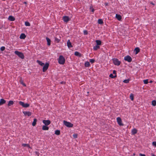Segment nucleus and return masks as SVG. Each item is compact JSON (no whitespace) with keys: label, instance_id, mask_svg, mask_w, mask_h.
Returning a JSON list of instances; mask_svg holds the SVG:
<instances>
[{"label":"nucleus","instance_id":"nucleus-1","mask_svg":"<svg viewBox=\"0 0 156 156\" xmlns=\"http://www.w3.org/2000/svg\"><path fill=\"white\" fill-rule=\"evenodd\" d=\"M65 61V60L64 57L62 55L60 56L58 59V63L61 64H63Z\"/></svg>","mask_w":156,"mask_h":156},{"label":"nucleus","instance_id":"nucleus-2","mask_svg":"<svg viewBox=\"0 0 156 156\" xmlns=\"http://www.w3.org/2000/svg\"><path fill=\"white\" fill-rule=\"evenodd\" d=\"M14 53L15 54L17 55L21 59H23L24 58V55L22 53L18 51H15Z\"/></svg>","mask_w":156,"mask_h":156},{"label":"nucleus","instance_id":"nucleus-3","mask_svg":"<svg viewBox=\"0 0 156 156\" xmlns=\"http://www.w3.org/2000/svg\"><path fill=\"white\" fill-rule=\"evenodd\" d=\"M64 124L67 127H72L73 126V124L71 123L68 122L66 121H63Z\"/></svg>","mask_w":156,"mask_h":156},{"label":"nucleus","instance_id":"nucleus-4","mask_svg":"<svg viewBox=\"0 0 156 156\" xmlns=\"http://www.w3.org/2000/svg\"><path fill=\"white\" fill-rule=\"evenodd\" d=\"M114 64L116 66H119L121 62L119 60L116 58H113L112 59Z\"/></svg>","mask_w":156,"mask_h":156},{"label":"nucleus","instance_id":"nucleus-5","mask_svg":"<svg viewBox=\"0 0 156 156\" xmlns=\"http://www.w3.org/2000/svg\"><path fill=\"white\" fill-rule=\"evenodd\" d=\"M19 104L24 108H27L30 106V105L29 104H25L23 102L21 101H20L19 102Z\"/></svg>","mask_w":156,"mask_h":156},{"label":"nucleus","instance_id":"nucleus-6","mask_svg":"<svg viewBox=\"0 0 156 156\" xmlns=\"http://www.w3.org/2000/svg\"><path fill=\"white\" fill-rule=\"evenodd\" d=\"M125 60L128 62H131L132 61L131 57L129 55L125 56L124 58Z\"/></svg>","mask_w":156,"mask_h":156},{"label":"nucleus","instance_id":"nucleus-7","mask_svg":"<svg viewBox=\"0 0 156 156\" xmlns=\"http://www.w3.org/2000/svg\"><path fill=\"white\" fill-rule=\"evenodd\" d=\"M49 66V64L48 63H46L45 64H44L43 68V71L45 72L48 68Z\"/></svg>","mask_w":156,"mask_h":156},{"label":"nucleus","instance_id":"nucleus-8","mask_svg":"<svg viewBox=\"0 0 156 156\" xmlns=\"http://www.w3.org/2000/svg\"><path fill=\"white\" fill-rule=\"evenodd\" d=\"M117 121L118 124L120 126H123L124 124L122 123V121L121 118L118 117L117 118Z\"/></svg>","mask_w":156,"mask_h":156},{"label":"nucleus","instance_id":"nucleus-9","mask_svg":"<svg viewBox=\"0 0 156 156\" xmlns=\"http://www.w3.org/2000/svg\"><path fill=\"white\" fill-rule=\"evenodd\" d=\"M43 122L44 123L45 126H48L51 123V121L49 120H43Z\"/></svg>","mask_w":156,"mask_h":156},{"label":"nucleus","instance_id":"nucleus-10","mask_svg":"<svg viewBox=\"0 0 156 156\" xmlns=\"http://www.w3.org/2000/svg\"><path fill=\"white\" fill-rule=\"evenodd\" d=\"M23 113L25 116L27 115L30 116L32 114L31 112L29 111H23Z\"/></svg>","mask_w":156,"mask_h":156},{"label":"nucleus","instance_id":"nucleus-11","mask_svg":"<svg viewBox=\"0 0 156 156\" xmlns=\"http://www.w3.org/2000/svg\"><path fill=\"white\" fill-rule=\"evenodd\" d=\"M63 19L64 22H67L69 21L70 19L68 16H65L63 17Z\"/></svg>","mask_w":156,"mask_h":156},{"label":"nucleus","instance_id":"nucleus-12","mask_svg":"<svg viewBox=\"0 0 156 156\" xmlns=\"http://www.w3.org/2000/svg\"><path fill=\"white\" fill-rule=\"evenodd\" d=\"M67 45L69 48L73 47V46L72 45L71 43L69 40H68L67 41Z\"/></svg>","mask_w":156,"mask_h":156},{"label":"nucleus","instance_id":"nucleus-13","mask_svg":"<svg viewBox=\"0 0 156 156\" xmlns=\"http://www.w3.org/2000/svg\"><path fill=\"white\" fill-rule=\"evenodd\" d=\"M8 19L9 20L13 21L15 20V18L12 16H10L9 17Z\"/></svg>","mask_w":156,"mask_h":156},{"label":"nucleus","instance_id":"nucleus-14","mask_svg":"<svg viewBox=\"0 0 156 156\" xmlns=\"http://www.w3.org/2000/svg\"><path fill=\"white\" fill-rule=\"evenodd\" d=\"M6 101L3 99H1L0 100V105H1L5 103Z\"/></svg>","mask_w":156,"mask_h":156},{"label":"nucleus","instance_id":"nucleus-15","mask_svg":"<svg viewBox=\"0 0 156 156\" xmlns=\"http://www.w3.org/2000/svg\"><path fill=\"white\" fill-rule=\"evenodd\" d=\"M42 129L44 130H48L49 129V127L47 126L44 125L42 126Z\"/></svg>","mask_w":156,"mask_h":156},{"label":"nucleus","instance_id":"nucleus-16","mask_svg":"<svg viewBox=\"0 0 156 156\" xmlns=\"http://www.w3.org/2000/svg\"><path fill=\"white\" fill-rule=\"evenodd\" d=\"M26 37V36L24 34H22L20 35V38L21 39H24Z\"/></svg>","mask_w":156,"mask_h":156},{"label":"nucleus","instance_id":"nucleus-17","mask_svg":"<svg viewBox=\"0 0 156 156\" xmlns=\"http://www.w3.org/2000/svg\"><path fill=\"white\" fill-rule=\"evenodd\" d=\"M115 17L119 21H120L122 19V17L120 15L116 14Z\"/></svg>","mask_w":156,"mask_h":156},{"label":"nucleus","instance_id":"nucleus-18","mask_svg":"<svg viewBox=\"0 0 156 156\" xmlns=\"http://www.w3.org/2000/svg\"><path fill=\"white\" fill-rule=\"evenodd\" d=\"M46 39L47 42V45L50 46L51 45V40L48 37H46Z\"/></svg>","mask_w":156,"mask_h":156},{"label":"nucleus","instance_id":"nucleus-19","mask_svg":"<svg viewBox=\"0 0 156 156\" xmlns=\"http://www.w3.org/2000/svg\"><path fill=\"white\" fill-rule=\"evenodd\" d=\"M137 132V130L135 129H133L132 130V134L134 135Z\"/></svg>","mask_w":156,"mask_h":156},{"label":"nucleus","instance_id":"nucleus-20","mask_svg":"<svg viewBox=\"0 0 156 156\" xmlns=\"http://www.w3.org/2000/svg\"><path fill=\"white\" fill-rule=\"evenodd\" d=\"M22 145L24 147H27L31 149V147L30 146L29 144H22Z\"/></svg>","mask_w":156,"mask_h":156},{"label":"nucleus","instance_id":"nucleus-21","mask_svg":"<svg viewBox=\"0 0 156 156\" xmlns=\"http://www.w3.org/2000/svg\"><path fill=\"white\" fill-rule=\"evenodd\" d=\"M134 51H136V54H137L140 51V49L138 47L135 48L134 49Z\"/></svg>","mask_w":156,"mask_h":156},{"label":"nucleus","instance_id":"nucleus-22","mask_svg":"<svg viewBox=\"0 0 156 156\" xmlns=\"http://www.w3.org/2000/svg\"><path fill=\"white\" fill-rule=\"evenodd\" d=\"M74 54L76 56H78L79 57H81L82 56L81 54L77 51L75 52Z\"/></svg>","mask_w":156,"mask_h":156},{"label":"nucleus","instance_id":"nucleus-23","mask_svg":"<svg viewBox=\"0 0 156 156\" xmlns=\"http://www.w3.org/2000/svg\"><path fill=\"white\" fill-rule=\"evenodd\" d=\"M37 122V119H34V121H33V122L32 123V125L33 126H35L36 125V124Z\"/></svg>","mask_w":156,"mask_h":156},{"label":"nucleus","instance_id":"nucleus-24","mask_svg":"<svg viewBox=\"0 0 156 156\" xmlns=\"http://www.w3.org/2000/svg\"><path fill=\"white\" fill-rule=\"evenodd\" d=\"M37 62L38 63V64L41 65V66H43L44 65V63H43L42 62L39 61L38 60H37Z\"/></svg>","mask_w":156,"mask_h":156},{"label":"nucleus","instance_id":"nucleus-25","mask_svg":"<svg viewBox=\"0 0 156 156\" xmlns=\"http://www.w3.org/2000/svg\"><path fill=\"white\" fill-rule=\"evenodd\" d=\"M97 43V45H101V41L99 40H96L95 41Z\"/></svg>","mask_w":156,"mask_h":156},{"label":"nucleus","instance_id":"nucleus-26","mask_svg":"<svg viewBox=\"0 0 156 156\" xmlns=\"http://www.w3.org/2000/svg\"><path fill=\"white\" fill-rule=\"evenodd\" d=\"M14 103V102L12 101H9L8 104V106H9L12 105Z\"/></svg>","mask_w":156,"mask_h":156},{"label":"nucleus","instance_id":"nucleus-27","mask_svg":"<svg viewBox=\"0 0 156 156\" xmlns=\"http://www.w3.org/2000/svg\"><path fill=\"white\" fill-rule=\"evenodd\" d=\"M60 132L59 130H57L55 131V134L57 135H59L60 134Z\"/></svg>","mask_w":156,"mask_h":156},{"label":"nucleus","instance_id":"nucleus-28","mask_svg":"<svg viewBox=\"0 0 156 156\" xmlns=\"http://www.w3.org/2000/svg\"><path fill=\"white\" fill-rule=\"evenodd\" d=\"M98 23L99 24H101L103 23V21L101 19H99L98 20Z\"/></svg>","mask_w":156,"mask_h":156},{"label":"nucleus","instance_id":"nucleus-29","mask_svg":"<svg viewBox=\"0 0 156 156\" xmlns=\"http://www.w3.org/2000/svg\"><path fill=\"white\" fill-rule=\"evenodd\" d=\"M100 47L98 45H97L94 47L93 49L94 50L96 51Z\"/></svg>","mask_w":156,"mask_h":156},{"label":"nucleus","instance_id":"nucleus-30","mask_svg":"<svg viewBox=\"0 0 156 156\" xmlns=\"http://www.w3.org/2000/svg\"><path fill=\"white\" fill-rule=\"evenodd\" d=\"M90 64L88 62H87L85 63V66L86 67H88L90 66Z\"/></svg>","mask_w":156,"mask_h":156},{"label":"nucleus","instance_id":"nucleus-31","mask_svg":"<svg viewBox=\"0 0 156 156\" xmlns=\"http://www.w3.org/2000/svg\"><path fill=\"white\" fill-rule=\"evenodd\" d=\"M90 10H91V11L92 12H94V9L93 8V7L92 5H91L90 7Z\"/></svg>","mask_w":156,"mask_h":156},{"label":"nucleus","instance_id":"nucleus-32","mask_svg":"<svg viewBox=\"0 0 156 156\" xmlns=\"http://www.w3.org/2000/svg\"><path fill=\"white\" fill-rule=\"evenodd\" d=\"M152 104L154 106L156 105V101L155 100H153L152 101Z\"/></svg>","mask_w":156,"mask_h":156},{"label":"nucleus","instance_id":"nucleus-33","mask_svg":"<svg viewBox=\"0 0 156 156\" xmlns=\"http://www.w3.org/2000/svg\"><path fill=\"white\" fill-rule=\"evenodd\" d=\"M25 24L26 26H30V23L28 22H25Z\"/></svg>","mask_w":156,"mask_h":156},{"label":"nucleus","instance_id":"nucleus-34","mask_svg":"<svg viewBox=\"0 0 156 156\" xmlns=\"http://www.w3.org/2000/svg\"><path fill=\"white\" fill-rule=\"evenodd\" d=\"M129 79L125 80L123 81V82L125 83H129Z\"/></svg>","mask_w":156,"mask_h":156},{"label":"nucleus","instance_id":"nucleus-35","mask_svg":"<svg viewBox=\"0 0 156 156\" xmlns=\"http://www.w3.org/2000/svg\"><path fill=\"white\" fill-rule=\"evenodd\" d=\"M130 98L132 101L133 100V94H131L130 96Z\"/></svg>","mask_w":156,"mask_h":156},{"label":"nucleus","instance_id":"nucleus-36","mask_svg":"<svg viewBox=\"0 0 156 156\" xmlns=\"http://www.w3.org/2000/svg\"><path fill=\"white\" fill-rule=\"evenodd\" d=\"M55 41L57 43H58L60 41V39L57 38L56 37H55Z\"/></svg>","mask_w":156,"mask_h":156},{"label":"nucleus","instance_id":"nucleus-37","mask_svg":"<svg viewBox=\"0 0 156 156\" xmlns=\"http://www.w3.org/2000/svg\"><path fill=\"white\" fill-rule=\"evenodd\" d=\"M144 83L147 84L148 83V80H143Z\"/></svg>","mask_w":156,"mask_h":156},{"label":"nucleus","instance_id":"nucleus-38","mask_svg":"<svg viewBox=\"0 0 156 156\" xmlns=\"http://www.w3.org/2000/svg\"><path fill=\"white\" fill-rule=\"evenodd\" d=\"M20 82L21 84H22L23 83V80H22V78L21 77H20Z\"/></svg>","mask_w":156,"mask_h":156},{"label":"nucleus","instance_id":"nucleus-39","mask_svg":"<svg viewBox=\"0 0 156 156\" xmlns=\"http://www.w3.org/2000/svg\"><path fill=\"white\" fill-rule=\"evenodd\" d=\"M5 47L4 46L0 48V50L2 51H3L5 49Z\"/></svg>","mask_w":156,"mask_h":156},{"label":"nucleus","instance_id":"nucleus-40","mask_svg":"<svg viewBox=\"0 0 156 156\" xmlns=\"http://www.w3.org/2000/svg\"><path fill=\"white\" fill-rule=\"evenodd\" d=\"M90 61L91 63H93L95 62V60L93 59H90Z\"/></svg>","mask_w":156,"mask_h":156},{"label":"nucleus","instance_id":"nucleus-41","mask_svg":"<svg viewBox=\"0 0 156 156\" xmlns=\"http://www.w3.org/2000/svg\"><path fill=\"white\" fill-rule=\"evenodd\" d=\"M84 34L85 35H87L88 34V32L86 30L83 31Z\"/></svg>","mask_w":156,"mask_h":156},{"label":"nucleus","instance_id":"nucleus-42","mask_svg":"<svg viewBox=\"0 0 156 156\" xmlns=\"http://www.w3.org/2000/svg\"><path fill=\"white\" fill-rule=\"evenodd\" d=\"M73 136L74 138H76L77 137V134H73Z\"/></svg>","mask_w":156,"mask_h":156},{"label":"nucleus","instance_id":"nucleus-43","mask_svg":"<svg viewBox=\"0 0 156 156\" xmlns=\"http://www.w3.org/2000/svg\"><path fill=\"white\" fill-rule=\"evenodd\" d=\"M109 77L112 78H114V76H113V75L112 74H110Z\"/></svg>","mask_w":156,"mask_h":156},{"label":"nucleus","instance_id":"nucleus-44","mask_svg":"<svg viewBox=\"0 0 156 156\" xmlns=\"http://www.w3.org/2000/svg\"><path fill=\"white\" fill-rule=\"evenodd\" d=\"M152 144L153 146H156V142L154 141L152 142Z\"/></svg>","mask_w":156,"mask_h":156},{"label":"nucleus","instance_id":"nucleus-45","mask_svg":"<svg viewBox=\"0 0 156 156\" xmlns=\"http://www.w3.org/2000/svg\"><path fill=\"white\" fill-rule=\"evenodd\" d=\"M35 153L36 155H37V156H39L40 154L38 152L35 151Z\"/></svg>","mask_w":156,"mask_h":156},{"label":"nucleus","instance_id":"nucleus-46","mask_svg":"<svg viewBox=\"0 0 156 156\" xmlns=\"http://www.w3.org/2000/svg\"><path fill=\"white\" fill-rule=\"evenodd\" d=\"M139 155L140 156H145V155L144 154H143L141 153L139 154Z\"/></svg>","mask_w":156,"mask_h":156},{"label":"nucleus","instance_id":"nucleus-47","mask_svg":"<svg viewBox=\"0 0 156 156\" xmlns=\"http://www.w3.org/2000/svg\"><path fill=\"white\" fill-rule=\"evenodd\" d=\"M113 74H116V71L115 70H114L113 71Z\"/></svg>","mask_w":156,"mask_h":156},{"label":"nucleus","instance_id":"nucleus-48","mask_svg":"<svg viewBox=\"0 0 156 156\" xmlns=\"http://www.w3.org/2000/svg\"><path fill=\"white\" fill-rule=\"evenodd\" d=\"M105 6H107L108 5V3L106 2L105 3Z\"/></svg>","mask_w":156,"mask_h":156},{"label":"nucleus","instance_id":"nucleus-49","mask_svg":"<svg viewBox=\"0 0 156 156\" xmlns=\"http://www.w3.org/2000/svg\"><path fill=\"white\" fill-rule=\"evenodd\" d=\"M22 84L25 87L26 86V85L24 83Z\"/></svg>","mask_w":156,"mask_h":156},{"label":"nucleus","instance_id":"nucleus-50","mask_svg":"<svg viewBox=\"0 0 156 156\" xmlns=\"http://www.w3.org/2000/svg\"><path fill=\"white\" fill-rule=\"evenodd\" d=\"M150 4H152V5H154V4L152 2H151L150 3Z\"/></svg>","mask_w":156,"mask_h":156},{"label":"nucleus","instance_id":"nucleus-51","mask_svg":"<svg viewBox=\"0 0 156 156\" xmlns=\"http://www.w3.org/2000/svg\"><path fill=\"white\" fill-rule=\"evenodd\" d=\"M64 83H65V82L63 81H62L61 82V84H63Z\"/></svg>","mask_w":156,"mask_h":156},{"label":"nucleus","instance_id":"nucleus-52","mask_svg":"<svg viewBox=\"0 0 156 156\" xmlns=\"http://www.w3.org/2000/svg\"><path fill=\"white\" fill-rule=\"evenodd\" d=\"M117 76L116 74L115 76H114V78L116 77Z\"/></svg>","mask_w":156,"mask_h":156},{"label":"nucleus","instance_id":"nucleus-53","mask_svg":"<svg viewBox=\"0 0 156 156\" xmlns=\"http://www.w3.org/2000/svg\"><path fill=\"white\" fill-rule=\"evenodd\" d=\"M24 3L25 4H27V2H24Z\"/></svg>","mask_w":156,"mask_h":156},{"label":"nucleus","instance_id":"nucleus-54","mask_svg":"<svg viewBox=\"0 0 156 156\" xmlns=\"http://www.w3.org/2000/svg\"><path fill=\"white\" fill-rule=\"evenodd\" d=\"M135 155V153L133 154V155L132 156H134Z\"/></svg>","mask_w":156,"mask_h":156},{"label":"nucleus","instance_id":"nucleus-55","mask_svg":"<svg viewBox=\"0 0 156 156\" xmlns=\"http://www.w3.org/2000/svg\"><path fill=\"white\" fill-rule=\"evenodd\" d=\"M152 81L151 80L150 81V82L151 83H152Z\"/></svg>","mask_w":156,"mask_h":156},{"label":"nucleus","instance_id":"nucleus-56","mask_svg":"<svg viewBox=\"0 0 156 156\" xmlns=\"http://www.w3.org/2000/svg\"><path fill=\"white\" fill-rule=\"evenodd\" d=\"M152 156H155L154 154L152 155Z\"/></svg>","mask_w":156,"mask_h":156},{"label":"nucleus","instance_id":"nucleus-57","mask_svg":"<svg viewBox=\"0 0 156 156\" xmlns=\"http://www.w3.org/2000/svg\"><path fill=\"white\" fill-rule=\"evenodd\" d=\"M89 93V92H87V94H88Z\"/></svg>","mask_w":156,"mask_h":156}]
</instances>
